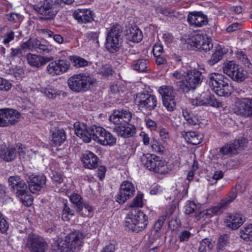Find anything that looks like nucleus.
Returning <instances> with one entry per match:
<instances>
[{"label":"nucleus","instance_id":"1","mask_svg":"<svg viewBox=\"0 0 252 252\" xmlns=\"http://www.w3.org/2000/svg\"><path fill=\"white\" fill-rule=\"evenodd\" d=\"M143 194L138 193L133 199L130 207L132 208L126 218L125 226L133 232L142 231L148 224V218L142 211L136 207L143 206Z\"/></svg>","mask_w":252,"mask_h":252},{"label":"nucleus","instance_id":"2","mask_svg":"<svg viewBox=\"0 0 252 252\" xmlns=\"http://www.w3.org/2000/svg\"><path fill=\"white\" fill-rule=\"evenodd\" d=\"M74 128L76 135L86 143L90 142L92 139L98 143L103 131V128L101 126L94 125L87 126L78 122L74 123Z\"/></svg>","mask_w":252,"mask_h":252},{"label":"nucleus","instance_id":"3","mask_svg":"<svg viewBox=\"0 0 252 252\" xmlns=\"http://www.w3.org/2000/svg\"><path fill=\"white\" fill-rule=\"evenodd\" d=\"M95 81V80L91 75L79 73L69 77L67 80V85L74 92H85L91 89Z\"/></svg>","mask_w":252,"mask_h":252},{"label":"nucleus","instance_id":"4","mask_svg":"<svg viewBox=\"0 0 252 252\" xmlns=\"http://www.w3.org/2000/svg\"><path fill=\"white\" fill-rule=\"evenodd\" d=\"M134 101L140 109L150 112L154 110L158 104L156 96L145 92L136 94Z\"/></svg>","mask_w":252,"mask_h":252},{"label":"nucleus","instance_id":"5","mask_svg":"<svg viewBox=\"0 0 252 252\" xmlns=\"http://www.w3.org/2000/svg\"><path fill=\"white\" fill-rule=\"evenodd\" d=\"M202 80L203 76L199 71L195 69L188 70L185 79L181 82L180 88L184 92H188L195 89Z\"/></svg>","mask_w":252,"mask_h":252},{"label":"nucleus","instance_id":"6","mask_svg":"<svg viewBox=\"0 0 252 252\" xmlns=\"http://www.w3.org/2000/svg\"><path fill=\"white\" fill-rule=\"evenodd\" d=\"M222 70L224 73L237 82L243 81L247 77V72L234 61H229L224 63Z\"/></svg>","mask_w":252,"mask_h":252},{"label":"nucleus","instance_id":"7","mask_svg":"<svg viewBox=\"0 0 252 252\" xmlns=\"http://www.w3.org/2000/svg\"><path fill=\"white\" fill-rule=\"evenodd\" d=\"M141 162L142 164L150 171L161 174L164 173L162 169L164 166V162L160 159L159 157L150 154L143 155L141 158Z\"/></svg>","mask_w":252,"mask_h":252},{"label":"nucleus","instance_id":"8","mask_svg":"<svg viewBox=\"0 0 252 252\" xmlns=\"http://www.w3.org/2000/svg\"><path fill=\"white\" fill-rule=\"evenodd\" d=\"M21 114L13 109H0V126L4 127L13 125L19 122Z\"/></svg>","mask_w":252,"mask_h":252},{"label":"nucleus","instance_id":"9","mask_svg":"<svg viewBox=\"0 0 252 252\" xmlns=\"http://www.w3.org/2000/svg\"><path fill=\"white\" fill-rule=\"evenodd\" d=\"M159 93L162 96L163 105L167 110L172 111L176 107L174 100L175 93L173 87L169 86L160 87Z\"/></svg>","mask_w":252,"mask_h":252},{"label":"nucleus","instance_id":"10","mask_svg":"<svg viewBox=\"0 0 252 252\" xmlns=\"http://www.w3.org/2000/svg\"><path fill=\"white\" fill-rule=\"evenodd\" d=\"M55 6L53 1L48 0L41 1L32 5L33 9L38 14L48 16L47 19L52 18L56 14L57 11L55 9Z\"/></svg>","mask_w":252,"mask_h":252},{"label":"nucleus","instance_id":"11","mask_svg":"<svg viewBox=\"0 0 252 252\" xmlns=\"http://www.w3.org/2000/svg\"><path fill=\"white\" fill-rule=\"evenodd\" d=\"M26 246L32 252H44L48 245L41 237L34 234H30L27 237Z\"/></svg>","mask_w":252,"mask_h":252},{"label":"nucleus","instance_id":"12","mask_svg":"<svg viewBox=\"0 0 252 252\" xmlns=\"http://www.w3.org/2000/svg\"><path fill=\"white\" fill-rule=\"evenodd\" d=\"M246 145L247 141L244 138L235 140L222 147L219 152L222 155H236L244 150Z\"/></svg>","mask_w":252,"mask_h":252},{"label":"nucleus","instance_id":"13","mask_svg":"<svg viewBox=\"0 0 252 252\" xmlns=\"http://www.w3.org/2000/svg\"><path fill=\"white\" fill-rule=\"evenodd\" d=\"M132 113L126 110H115L109 117L110 121L115 125H126L130 122Z\"/></svg>","mask_w":252,"mask_h":252},{"label":"nucleus","instance_id":"14","mask_svg":"<svg viewBox=\"0 0 252 252\" xmlns=\"http://www.w3.org/2000/svg\"><path fill=\"white\" fill-rule=\"evenodd\" d=\"M135 191L133 184L129 181L123 182L120 186V191L116 196V201L120 204L124 203L132 197Z\"/></svg>","mask_w":252,"mask_h":252},{"label":"nucleus","instance_id":"15","mask_svg":"<svg viewBox=\"0 0 252 252\" xmlns=\"http://www.w3.org/2000/svg\"><path fill=\"white\" fill-rule=\"evenodd\" d=\"M46 177L44 175L29 176L28 178L29 188L33 193H36L46 186Z\"/></svg>","mask_w":252,"mask_h":252},{"label":"nucleus","instance_id":"16","mask_svg":"<svg viewBox=\"0 0 252 252\" xmlns=\"http://www.w3.org/2000/svg\"><path fill=\"white\" fill-rule=\"evenodd\" d=\"M237 195L236 189L233 188L225 198L222 199L218 205L212 208V212L216 215L222 213L224 210L228 207L229 205L235 199Z\"/></svg>","mask_w":252,"mask_h":252},{"label":"nucleus","instance_id":"17","mask_svg":"<svg viewBox=\"0 0 252 252\" xmlns=\"http://www.w3.org/2000/svg\"><path fill=\"white\" fill-rule=\"evenodd\" d=\"M235 113L245 118L252 117V98H243L238 102Z\"/></svg>","mask_w":252,"mask_h":252},{"label":"nucleus","instance_id":"18","mask_svg":"<svg viewBox=\"0 0 252 252\" xmlns=\"http://www.w3.org/2000/svg\"><path fill=\"white\" fill-rule=\"evenodd\" d=\"M18 150L17 151L15 148L7 147L5 146H2L0 150V157L5 161H11L15 158L17 153L21 156L23 153L20 146H19Z\"/></svg>","mask_w":252,"mask_h":252},{"label":"nucleus","instance_id":"19","mask_svg":"<svg viewBox=\"0 0 252 252\" xmlns=\"http://www.w3.org/2000/svg\"><path fill=\"white\" fill-rule=\"evenodd\" d=\"M188 21L190 25L197 27L206 25L208 23L207 16L201 12H194L188 15Z\"/></svg>","mask_w":252,"mask_h":252},{"label":"nucleus","instance_id":"20","mask_svg":"<svg viewBox=\"0 0 252 252\" xmlns=\"http://www.w3.org/2000/svg\"><path fill=\"white\" fill-rule=\"evenodd\" d=\"M28 63L32 67H40L53 60L52 57H44L41 56L28 53L26 55Z\"/></svg>","mask_w":252,"mask_h":252},{"label":"nucleus","instance_id":"21","mask_svg":"<svg viewBox=\"0 0 252 252\" xmlns=\"http://www.w3.org/2000/svg\"><path fill=\"white\" fill-rule=\"evenodd\" d=\"M99 159L93 153L89 151H86L83 154L81 157L84 167L93 169L98 166Z\"/></svg>","mask_w":252,"mask_h":252},{"label":"nucleus","instance_id":"22","mask_svg":"<svg viewBox=\"0 0 252 252\" xmlns=\"http://www.w3.org/2000/svg\"><path fill=\"white\" fill-rule=\"evenodd\" d=\"M8 183L16 195L28 188L25 181L18 176H10L8 178Z\"/></svg>","mask_w":252,"mask_h":252},{"label":"nucleus","instance_id":"23","mask_svg":"<svg viewBox=\"0 0 252 252\" xmlns=\"http://www.w3.org/2000/svg\"><path fill=\"white\" fill-rule=\"evenodd\" d=\"M73 17L80 23H88L94 21V13L89 9L77 10L73 13Z\"/></svg>","mask_w":252,"mask_h":252},{"label":"nucleus","instance_id":"24","mask_svg":"<svg viewBox=\"0 0 252 252\" xmlns=\"http://www.w3.org/2000/svg\"><path fill=\"white\" fill-rule=\"evenodd\" d=\"M127 125V126H126V125L116 126L113 128V131L122 137H132L136 133V127L134 125Z\"/></svg>","mask_w":252,"mask_h":252},{"label":"nucleus","instance_id":"25","mask_svg":"<svg viewBox=\"0 0 252 252\" xmlns=\"http://www.w3.org/2000/svg\"><path fill=\"white\" fill-rule=\"evenodd\" d=\"M51 139L50 144L52 146H60L65 142L66 136L63 129H55L51 131Z\"/></svg>","mask_w":252,"mask_h":252},{"label":"nucleus","instance_id":"26","mask_svg":"<svg viewBox=\"0 0 252 252\" xmlns=\"http://www.w3.org/2000/svg\"><path fill=\"white\" fill-rule=\"evenodd\" d=\"M123 40L107 35L106 38V48L111 53L118 52L122 46Z\"/></svg>","mask_w":252,"mask_h":252},{"label":"nucleus","instance_id":"27","mask_svg":"<svg viewBox=\"0 0 252 252\" xmlns=\"http://www.w3.org/2000/svg\"><path fill=\"white\" fill-rule=\"evenodd\" d=\"M225 78L226 77L221 74L213 73L208 75L207 82L212 90L215 92Z\"/></svg>","mask_w":252,"mask_h":252},{"label":"nucleus","instance_id":"28","mask_svg":"<svg viewBox=\"0 0 252 252\" xmlns=\"http://www.w3.org/2000/svg\"><path fill=\"white\" fill-rule=\"evenodd\" d=\"M225 222L228 227L236 229L242 225L244 220L240 214H230L227 217Z\"/></svg>","mask_w":252,"mask_h":252},{"label":"nucleus","instance_id":"29","mask_svg":"<svg viewBox=\"0 0 252 252\" xmlns=\"http://www.w3.org/2000/svg\"><path fill=\"white\" fill-rule=\"evenodd\" d=\"M65 238L66 241L69 242L71 247L76 248L81 246L84 236L80 231H75L69 233Z\"/></svg>","mask_w":252,"mask_h":252},{"label":"nucleus","instance_id":"30","mask_svg":"<svg viewBox=\"0 0 252 252\" xmlns=\"http://www.w3.org/2000/svg\"><path fill=\"white\" fill-rule=\"evenodd\" d=\"M230 80L226 77L223 82L220 86H219L218 89L216 90L215 93L220 96H228L232 92L233 88L229 84Z\"/></svg>","mask_w":252,"mask_h":252},{"label":"nucleus","instance_id":"31","mask_svg":"<svg viewBox=\"0 0 252 252\" xmlns=\"http://www.w3.org/2000/svg\"><path fill=\"white\" fill-rule=\"evenodd\" d=\"M187 141L192 145L200 144L203 139V135L196 131L185 132L183 134Z\"/></svg>","mask_w":252,"mask_h":252},{"label":"nucleus","instance_id":"32","mask_svg":"<svg viewBox=\"0 0 252 252\" xmlns=\"http://www.w3.org/2000/svg\"><path fill=\"white\" fill-rule=\"evenodd\" d=\"M116 143V138L110 132L103 128V131L98 143L102 145L112 146Z\"/></svg>","mask_w":252,"mask_h":252},{"label":"nucleus","instance_id":"33","mask_svg":"<svg viewBox=\"0 0 252 252\" xmlns=\"http://www.w3.org/2000/svg\"><path fill=\"white\" fill-rule=\"evenodd\" d=\"M69 200L77 212H80L83 210L85 202L79 194L76 193L71 194L69 197Z\"/></svg>","mask_w":252,"mask_h":252},{"label":"nucleus","instance_id":"34","mask_svg":"<svg viewBox=\"0 0 252 252\" xmlns=\"http://www.w3.org/2000/svg\"><path fill=\"white\" fill-rule=\"evenodd\" d=\"M149 62L144 59L134 61L133 63V68L139 72H149L150 69L149 67Z\"/></svg>","mask_w":252,"mask_h":252},{"label":"nucleus","instance_id":"35","mask_svg":"<svg viewBox=\"0 0 252 252\" xmlns=\"http://www.w3.org/2000/svg\"><path fill=\"white\" fill-rule=\"evenodd\" d=\"M142 31L137 27L132 28L127 34V38L133 42H139L143 39Z\"/></svg>","mask_w":252,"mask_h":252},{"label":"nucleus","instance_id":"36","mask_svg":"<svg viewBox=\"0 0 252 252\" xmlns=\"http://www.w3.org/2000/svg\"><path fill=\"white\" fill-rule=\"evenodd\" d=\"M201 97L203 98L204 105H210L216 107L222 106L221 102L218 101L214 95L203 93L201 94Z\"/></svg>","mask_w":252,"mask_h":252},{"label":"nucleus","instance_id":"37","mask_svg":"<svg viewBox=\"0 0 252 252\" xmlns=\"http://www.w3.org/2000/svg\"><path fill=\"white\" fill-rule=\"evenodd\" d=\"M204 39L205 37L202 34L194 32L187 39V42L191 46L198 49Z\"/></svg>","mask_w":252,"mask_h":252},{"label":"nucleus","instance_id":"38","mask_svg":"<svg viewBox=\"0 0 252 252\" xmlns=\"http://www.w3.org/2000/svg\"><path fill=\"white\" fill-rule=\"evenodd\" d=\"M38 39L36 38H30L27 41L21 43V47L26 50H29L32 51H37V47L39 44Z\"/></svg>","mask_w":252,"mask_h":252},{"label":"nucleus","instance_id":"39","mask_svg":"<svg viewBox=\"0 0 252 252\" xmlns=\"http://www.w3.org/2000/svg\"><path fill=\"white\" fill-rule=\"evenodd\" d=\"M107 35L111 37L123 39V29L121 26L119 24L113 25L108 32Z\"/></svg>","mask_w":252,"mask_h":252},{"label":"nucleus","instance_id":"40","mask_svg":"<svg viewBox=\"0 0 252 252\" xmlns=\"http://www.w3.org/2000/svg\"><path fill=\"white\" fill-rule=\"evenodd\" d=\"M16 196L20 199L21 202L25 206H29L32 205V198L31 194L29 191L27 189L22 192H20L16 195Z\"/></svg>","mask_w":252,"mask_h":252},{"label":"nucleus","instance_id":"41","mask_svg":"<svg viewBox=\"0 0 252 252\" xmlns=\"http://www.w3.org/2000/svg\"><path fill=\"white\" fill-rule=\"evenodd\" d=\"M182 114L189 125L195 126L198 124L199 120L196 116L193 115L188 109H183Z\"/></svg>","mask_w":252,"mask_h":252},{"label":"nucleus","instance_id":"42","mask_svg":"<svg viewBox=\"0 0 252 252\" xmlns=\"http://www.w3.org/2000/svg\"><path fill=\"white\" fill-rule=\"evenodd\" d=\"M240 236L246 241H252V224L245 226L240 231Z\"/></svg>","mask_w":252,"mask_h":252},{"label":"nucleus","instance_id":"43","mask_svg":"<svg viewBox=\"0 0 252 252\" xmlns=\"http://www.w3.org/2000/svg\"><path fill=\"white\" fill-rule=\"evenodd\" d=\"M213 246L214 243L209 239L205 238L200 242L198 251L199 252H210Z\"/></svg>","mask_w":252,"mask_h":252},{"label":"nucleus","instance_id":"44","mask_svg":"<svg viewBox=\"0 0 252 252\" xmlns=\"http://www.w3.org/2000/svg\"><path fill=\"white\" fill-rule=\"evenodd\" d=\"M156 11L157 13H160L170 18L176 16L175 10L170 7L159 6L156 8Z\"/></svg>","mask_w":252,"mask_h":252},{"label":"nucleus","instance_id":"45","mask_svg":"<svg viewBox=\"0 0 252 252\" xmlns=\"http://www.w3.org/2000/svg\"><path fill=\"white\" fill-rule=\"evenodd\" d=\"M69 59L76 68L85 67L88 65V62L87 60L79 56H70Z\"/></svg>","mask_w":252,"mask_h":252},{"label":"nucleus","instance_id":"46","mask_svg":"<svg viewBox=\"0 0 252 252\" xmlns=\"http://www.w3.org/2000/svg\"><path fill=\"white\" fill-rule=\"evenodd\" d=\"M25 49H23L21 47V44L20 48H11L10 53L8 56V58L10 61H13L16 58L20 59L23 56V51H25Z\"/></svg>","mask_w":252,"mask_h":252},{"label":"nucleus","instance_id":"47","mask_svg":"<svg viewBox=\"0 0 252 252\" xmlns=\"http://www.w3.org/2000/svg\"><path fill=\"white\" fill-rule=\"evenodd\" d=\"M69 243V242L66 241V238H65L64 240L61 241L57 244L54 250L56 252H68L72 249Z\"/></svg>","mask_w":252,"mask_h":252},{"label":"nucleus","instance_id":"48","mask_svg":"<svg viewBox=\"0 0 252 252\" xmlns=\"http://www.w3.org/2000/svg\"><path fill=\"white\" fill-rule=\"evenodd\" d=\"M223 55L222 50L221 48L217 49L212 54L211 58L207 62L210 65H213L220 61Z\"/></svg>","mask_w":252,"mask_h":252},{"label":"nucleus","instance_id":"49","mask_svg":"<svg viewBox=\"0 0 252 252\" xmlns=\"http://www.w3.org/2000/svg\"><path fill=\"white\" fill-rule=\"evenodd\" d=\"M42 33L45 36L48 37H52L54 36V40L59 44H62L63 42V38L60 34H55L53 32L48 29H44L42 31Z\"/></svg>","mask_w":252,"mask_h":252},{"label":"nucleus","instance_id":"50","mask_svg":"<svg viewBox=\"0 0 252 252\" xmlns=\"http://www.w3.org/2000/svg\"><path fill=\"white\" fill-rule=\"evenodd\" d=\"M73 216H74V211L70 209L67 203H64L62 213L63 220L64 221H68Z\"/></svg>","mask_w":252,"mask_h":252},{"label":"nucleus","instance_id":"51","mask_svg":"<svg viewBox=\"0 0 252 252\" xmlns=\"http://www.w3.org/2000/svg\"><path fill=\"white\" fill-rule=\"evenodd\" d=\"M60 74L66 72L70 66V63L67 60H59L56 61Z\"/></svg>","mask_w":252,"mask_h":252},{"label":"nucleus","instance_id":"52","mask_svg":"<svg viewBox=\"0 0 252 252\" xmlns=\"http://www.w3.org/2000/svg\"><path fill=\"white\" fill-rule=\"evenodd\" d=\"M213 47L212 39L210 38L206 37L198 49L207 52L211 50Z\"/></svg>","mask_w":252,"mask_h":252},{"label":"nucleus","instance_id":"53","mask_svg":"<svg viewBox=\"0 0 252 252\" xmlns=\"http://www.w3.org/2000/svg\"><path fill=\"white\" fill-rule=\"evenodd\" d=\"M46 71L49 74L52 76L60 74V71L59 70V68L56 61L52 62L49 63L46 67Z\"/></svg>","mask_w":252,"mask_h":252},{"label":"nucleus","instance_id":"54","mask_svg":"<svg viewBox=\"0 0 252 252\" xmlns=\"http://www.w3.org/2000/svg\"><path fill=\"white\" fill-rule=\"evenodd\" d=\"M15 38V33L10 30L7 32L2 37V43L7 47H9V43L13 40Z\"/></svg>","mask_w":252,"mask_h":252},{"label":"nucleus","instance_id":"55","mask_svg":"<svg viewBox=\"0 0 252 252\" xmlns=\"http://www.w3.org/2000/svg\"><path fill=\"white\" fill-rule=\"evenodd\" d=\"M9 227V224L5 219L3 215L0 212V231L5 232Z\"/></svg>","mask_w":252,"mask_h":252},{"label":"nucleus","instance_id":"56","mask_svg":"<svg viewBox=\"0 0 252 252\" xmlns=\"http://www.w3.org/2000/svg\"><path fill=\"white\" fill-rule=\"evenodd\" d=\"M229 236L227 234L221 235L218 240V245L220 249L226 246L229 243Z\"/></svg>","mask_w":252,"mask_h":252},{"label":"nucleus","instance_id":"57","mask_svg":"<svg viewBox=\"0 0 252 252\" xmlns=\"http://www.w3.org/2000/svg\"><path fill=\"white\" fill-rule=\"evenodd\" d=\"M98 73L104 76H108L112 74V69L108 65L102 66L98 69Z\"/></svg>","mask_w":252,"mask_h":252},{"label":"nucleus","instance_id":"58","mask_svg":"<svg viewBox=\"0 0 252 252\" xmlns=\"http://www.w3.org/2000/svg\"><path fill=\"white\" fill-rule=\"evenodd\" d=\"M186 72L182 70H176L174 71L172 73V76L173 77L175 78L176 79L180 80V84L179 85L181 84V82L185 79L186 78Z\"/></svg>","mask_w":252,"mask_h":252},{"label":"nucleus","instance_id":"59","mask_svg":"<svg viewBox=\"0 0 252 252\" xmlns=\"http://www.w3.org/2000/svg\"><path fill=\"white\" fill-rule=\"evenodd\" d=\"M44 94L49 98H54L57 95H60L61 92L53 89H46L44 91Z\"/></svg>","mask_w":252,"mask_h":252},{"label":"nucleus","instance_id":"60","mask_svg":"<svg viewBox=\"0 0 252 252\" xmlns=\"http://www.w3.org/2000/svg\"><path fill=\"white\" fill-rule=\"evenodd\" d=\"M7 19L11 22L16 23L20 22L21 20V16L16 13H11L6 15Z\"/></svg>","mask_w":252,"mask_h":252},{"label":"nucleus","instance_id":"61","mask_svg":"<svg viewBox=\"0 0 252 252\" xmlns=\"http://www.w3.org/2000/svg\"><path fill=\"white\" fill-rule=\"evenodd\" d=\"M196 209V205L193 201H188L186 205V214H191L195 211Z\"/></svg>","mask_w":252,"mask_h":252},{"label":"nucleus","instance_id":"62","mask_svg":"<svg viewBox=\"0 0 252 252\" xmlns=\"http://www.w3.org/2000/svg\"><path fill=\"white\" fill-rule=\"evenodd\" d=\"M93 211V208L91 206L85 202L83 210L79 212L83 217L89 216L90 213Z\"/></svg>","mask_w":252,"mask_h":252},{"label":"nucleus","instance_id":"63","mask_svg":"<svg viewBox=\"0 0 252 252\" xmlns=\"http://www.w3.org/2000/svg\"><path fill=\"white\" fill-rule=\"evenodd\" d=\"M11 84L7 80L0 77V90L3 91L9 90L11 87Z\"/></svg>","mask_w":252,"mask_h":252},{"label":"nucleus","instance_id":"64","mask_svg":"<svg viewBox=\"0 0 252 252\" xmlns=\"http://www.w3.org/2000/svg\"><path fill=\"white\" fill-rule=\"evenodd\" d=\"M163 52V47L159 44H156L153 48V53L155 57H158L161 55Z\"/></svg>","mask_w":252,"mask_h":252}]
</instances>
